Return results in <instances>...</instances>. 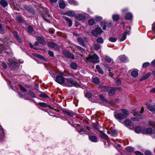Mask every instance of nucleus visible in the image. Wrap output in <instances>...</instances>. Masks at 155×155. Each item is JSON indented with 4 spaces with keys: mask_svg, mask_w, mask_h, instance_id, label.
Wrapping results in <instances>:
<instances>
[{
    "mask_svg": "<svg viewBox=\"0 0 155 155\" xmlns=\"http://www.w3.org/2000/svg\"><path fill=\"white\" fill-rule=\"evenodd\" d=\"M106 91H108V94L110 96H111L114 94L115 91V89L114 88L111 87H104Z\"/></svg>",
    "mask_w": 155,
    "mask_h": 155,
    "instance_id": "7",
    "label": "nucleus"
},
{
    "mask_svg": "<svg viewBox=\"0 0 155 155\" xmlns=\"http://www.w3.org/2000/svg\"><path fill=\"white\" fill-rule=\"evenodd\" d=\"M49 72L52 77H55V71L54 70L50 71Z\"/></svg>",
    "mask_w": 155,
    "mask_h": 155,
    "instance_id": "52",
    "label": "nucleus"
},
{
    "mask_svg": "<svg viewBox=\"0 0 155 155\" xmlns=\"http://www.w3.org/2000/svg\"><path fill=\"white\" fill-rule=\"evenodd\" d=\"M132 76L136 77L138 75V72L137 71H133L131 73Z\"/></svg>",
    "mask_w": 155,
    "mask_h": 155,
    "instance_id": "31",
    "label": "nucleus"
},
{
    "mask_svg": "<svg viewBox=\"0 0 155 155\" xmlns=\"http://www.w3.org/2000/svg\"><path fill=\"white\" fill-rule=\"evenodd\" d=\"M135 153L136 155H143L142 153L138 151H135Z\"/></svg>",
    "mask_w": 155,
    "mask_h": 155,
    "instance_id": "57",
    "label": "nucleus"
},
{
    "mask_svg": "<svg viewBox=\"0 0 155 155\" xmlns=\"http://www.w3.org/2000/svg\"><path fill=\"white\" fill-rule=\"evenodd\" d=\"M150 74H151V73H148L147 74H146V75H145L144 76L145 77V78L147 79L150 77Z\"/></svg>",
    "mask_w": 155,
    "mask_h": 155,
    "instance_id": "58",
    "label": "nucleus"
},
{
    "mask_svg": "<svg viewBox=\"0 0 155 155\" xmlns=\"http://www.w3.org/2000/svg\"><path fill=\"white\" fill-rule=\"evenodd\" d=\"M153 130L151 128H143L142 129L141 133L143 134H152Z\"/></svg>",
    "mask_w": 155,
    "mask_h": 155,
    "instance_id": "6",
    "label": "nucleus"
},
{
    "mask_svg": "<svg viewBox=\"0 0 155 155\" xmlns=\"http://www.w3.org/2000/svg\"><path fill=\"white\" fill-rule=\"evenodd\" d=\"M103 31L99 27H97L94 29L92 30L91 33L92 35L94 36H97L98 35L101 34Z\"/></svg>",
    "mask_w": 155,
    "mask_h": 155,
    "instance_id": "5",
    "label": "nucleus"
},
{
    "mask_svg": "<svg viewBox=\"0 0 155 155\" xmlns=\"http://www.w3.org/2000/svg\"><path fill=\"white\" fill-rule=\"evenodd\" d=\"M64 82V85L67 87H77L78 86V83L72 78H66Z\"/></svg>",
    "mask_w": 155,
    "mask_h": 155,
    "instance_id": "2",
    "label": "nucleus"
},
{
    "mask_svg": "<svg viewBox=\"0 0 155 155\" xmlns=\"http://www.w3.org/2000/svg\"><path fill=\"white\" fill-rule=\"evenodd\" d=\"M101 25L103 29L104 30H106L107 28L106 23L105 21H103L101 23Z\"/></svg>",
    "mask_w": 155,
    "mask_h": 155,
    "instance_id": "30",
    "label": "nucleus"
},
{
    "mask_svg": "<svg viewBox=\"0 0 155 155\" xmlns=\"http://www.w3.org/2000/svg\"><path fill=\"white\" fill-rule=\"evenodd\" d=\"M152 29L153 32L155 33V22L152 25Z\"/></svg>",
    "mask_w": 155,
    "mask_h": 155,
    "instance_id": "61",
    "label": "nucleus"
},
{
    "mask_svg": "<svg viewBox=\"0 0 155 155\" xmlns=\"http://www.w3.org/2000/svg\"><path fill=\"white\" fill-rule=\"evenodd\" d=\"M97 42L99 43L102 44L104 42L103 38L101 37H98L97 39Z\"/></svg>",
    "mask_w": 155,
    "mask_h": 155,
    "instance_id": "38",
    "label": "nucleus"
},
{
    "mask_svg": "<svg viewBox=\"0 0 155 155\" xmlns=\"http://www.w3.org/2000/svg\"><path fill=\"white\" fill-rule=\"evenodd\" d=\"M124 123L126 126L128 127L131 124V122L130 120L127 119L125 121Z\"/></svg>",
    "mask_w": 155,
    "mask_h": 155,
    "instance_id": "33",
    "label": "nucleus"
},
{
    "mask_svg": "<svg viewBox=\"0 0 155 155\" xmlns=\"http://www.w3.org/2000/svg\"><path fill=\"white\" fill-rule=\"evenodd\" d=\"M142 129L141 128L137 126L135 127V131L136 133L137 134H140L141 133Z\"/></svg>",
    "mask_w": 155,
    "mask_h": 155,
    "instance_id": "27",
    "label": "nucleus"
},
{
    "mask_svg": "<svg viewBox=\"0 0 155 155\" xmlns=\"http://www.w3.org/2000/svg\"><path fill=\"white\" fill-rule=\"evenodd\" d=\"M20 89L24 92H26L27 90L26 88H24L23 86L19 84L18 85Z\"/></svg>",
    "mask_w": 155,
    "mask_h": 155,
    "instance_id": "47",
    "label": "nucleus"
},
{
    "mask_svg": "<svg viewBox=\"0 0 155 155\" xmlns=\"http://www.w3.org/2000/svg\"><path fill=\"white\" fill-rule=\"evenodd\" d=\"M75 18L78 20L84 21L86 18V14L85 13L79 15L75 16Z\"/></svg>",
    "mask_w": 155,
    "mask_h": 155,
    "instance_id": "10",
    "label": "nucleus"
},
{
    "mask_svg": "<svg viewBox=\"0 0 155 155\" xmlns=\"http://www.w3.org/2000/svg\"><path fill=\"white\" fill-rule=\"evenodd\" d=\"M89 140L92 142H96L98 141L97 137L95 136L91 135L89 136Z\"/></svg>",
    "mask_w": 155,
    "mask_h": 155,
    "instance_id": "19",
    "label": "nucleus"
},
{
    "mask_svg": "<svg viewBox=\"0 0 155 155\" xmlns=\"http://www.w3.org/2000/svg\"><path fill=\"white\" fill-rule=\"evenodd\" d=\"M48 54H49L51 56H54V53L53 52L51 51H48Z\"/></svg>",
    "mask_w": 155,
    "mask_h": 155,
    "instance_id": "64",
    "label": "nucleus"
},
{
    "mask_svg": "<svg viewBox=\"0 0 155 155\" xmlns=\"http://www.w3.org/2000/svg\"><path fill=\"white\" fill-rule=\"evenodd\" d=\"M116 83L117 84H121L120 80V79H117Z\"/></svg>",
    "mask_w": 155,
    "mask_h": 155,
    "instance_id": "63",
    "label": "nucleus"
},
{
    "mask_svg": "<svg viewBox=\"0 0 155 155\" xmlns=\"http://www.w3.org/2000/svg\"><path fill=\"white\" fill-rule=\"evenodd\" d=\"M77 40L78 42L81 45L84 46V40L82 38H81L79 37L78 38Z\"/></svg>",
    "mask_w": 155,
    "mask_h": 155,
    "instance_id": "26",
    "label": "nucleus"
},
{
    "mask_svg": "<svg viewBox=\"0 0 155 155\" xmlns=\"http://www.w3.org/2000/svg\"><path fill=\"white\" fill-rule=\"evenodd\" d=\"M59 7L61 8H64L65 7V4L64 1L62 0H60L59 3Z\"/></svg>",
    "mask_w": 155,
    "mask_h": 155,
    "instance_id": "23",
    "label": "nucleus"
},
{
    "mask_svg": "<svg viewBox=\"0 0 155 155\" xmlns=\"http://www.w3.org/2000/svg\"><path fill=\"white\" fill-rule=\"evenodd\" d=\"M4 137V131L3 129H0V140L3 139Z\"/></svg>",
    "mask_w": 155,
    "mask_h": 155,
    "instance_id": "32",
    "label": "nucleus"
},
{
    "mask_svg": "<svg viewBox=\"0 0 155 155\" xmlns=\"http://www.w3.org/2000/svg\"><path fill=\"white\" fill-rule=\"evenodd\" d=\"M64 18L65 20H66V21L68 22L69 26V27L71 26L72 24V20L70 19L69 18L66 17H64Z\"/></svg>",
    "mask_w": 155,
    "mask_h": 155,
    "instance_id": "24",
    "label": "nucleus"
},
{
    "mask_svg": "<svg viewBox=\"0 0 155 155\" xmlns=\"http://www.w3.org/2000/svg\"><path fill=\"white\" fill-rule=\"evenodd\" d=\"M127 34L128 35L130 34L129 31H126L123 33L122 35L119 37L120 41L121 42L125 40L126 38Z\"/></svg>",
    "mask_w": 155,
    "mask_h": 155,
    "instance_id": "9",
    "label": "nucleus"
},
{
    "mask_svg": "<svg viewBox=\"0 0 155 155\" xmlns=\"http://www.w3.org/2000/svg\"><path fill=\"white\" fill-rule=\"evenodd\" d=\"M63 112L64 114L67 115L72 117L74 115L73 112L71 111L65 110H64Z\"/></svg>",
    "mask_w": 155,
    "mask_h": 155,
    "instance_id": "18",
    "label": "nucleus"
},
{
    "mask_svg": "<svg viewBox=\"0 0 155 155\" xmlns=\"http://www.w3.org/2000/svg\"><path fill=\"white\" fill-rule=\"evenodd\" d=\"M91 132V129L89 127H87L86 129L85 128H81L79 130L78 132L81 134H82L83 133L85 132H87L90 133Z\"/></svg>",
    "mask_w": 155,
    "mask_h": 155,
    "instance_id": "11",
    "label": "nucleus"
},
{
    "mask_svg": "<svg viewBox=\"0 0 155 155\" xmlns=\"http://www.w3.org/2000/svg\"><path fill=\"white\" fill-rule=\"evenodd\" d=\"M121 110L123 114L120 113L115 112L114 115L116 119L120 122L123 124V122H122L121 121L128 115V112L127 110L124 109H122Z\"/></svg>",
    "mask_w": 155,
    "mask_h": 155,
    "instance_id": "1",
    "label": "nucleus"
},
{
    "mask_svg": "<svg viewBox=\"0 0 155 155\" xmlns=\"http://www.w3.org/2000/svg\"><path fill=\"white\" fill-rule=\"evenodd\" d=\"M126 150L129 152H132L134 150V149L133 147H128L126 148Z\"/></svg>",
    "mask_w": 155,
    "mask_h": 155,
    "instance_id": "35",
    "label": "nucleus"
},
{
    "mask_svg": "<svg viewBox=\"0 0 155 155\" xmlns=\"http://www.w3.org/2000/svg\"><path fill=\"white\" fill-rule=\"evenodd\" d=\"M105 60L108 63H110L112 59L108 56H105Z\"/></svg>",
    "mask_w": 155,
    "mask_h": 155,
    "instance_id": "41",
    "label": "nucleus"
},
{
    "mask_svg": "<svg viewBox=\"0 0 155 155\" xmlns=\"http://www.w3.org/2000/svg\"><path fill=\"white\" fill-rule=\"evenodd\" d=\"M39 96L44 98H47L48 97V95L46 94L44 92H41L39 94Z\"/></svg>",
    "mask_w": 155,
    "mask_h": 155,
    "instance_id": "36",
    "label": "nucleus"
},
{
    "mask_svg": "<svg viewBox=\"0 0 155 155\" xmlns=\"http://www.w3.org/2000/svg\"><path fill=\"white\" fill-rule=\"evenodd\" d=\"M85 97L87 98H90L92 97V94L90 92H87L85 94Z\"/></svg>",
    "mask_w": 155,
    "mask_h": 155,
    "instance_id": "42",
    "label": "nucleus"
},
{
    "mask_svg": "<svg viewBox=\"0 0 155 155\" xmlns=\"http://www.w3.org/2000/svg\"><path fill=\"white\" fill-rule=\"evenodd\" d=\"M48 46L51 48H54L55 49H57L58 48V46L54 42H50L49 43Z\"/></svg>",
    "mask_w": 155,
    "mask_h": 155,
    "instance_id": "22",
    "label": "nucleus"
},
{
    "mask_svg": "<svg viewBox=\"0 0 155 155\" xmlns=\"http://www.w3.org/2000/svg\"><path fill=\"white\" fill-rule=\"evenodd\" d=\"M27 32L30 35H34L35 33V31L31 26H28V27Z\"/></svg>",
    "mask_w": 155,
    "mask_h": 155,
    "instance_id": "13",
    "label": "nucleus"
},
{
    "mask_svg": "<svg viewBox=\"0 0 155 155\" xmlns=\"http://www.w3.org/2000/svg\"><path fill=\"white\" fill-rule=\"evenodd\" d=\"M35 56L39 59H42L44 60L45 59V58L42 55L39 54H35Z\"/></svg>",
    "mask_w": 155,
    "mask_h": 155,
    "instance_id": "37",
    "label": "nucleus"
},
{
    "mask_svg": "<svg viewBox=\"0 0 155 155\" xmlns=\"http://www.w3.org/2000/svg\"><path fill=\"white\" fill-rule=\"evenodd\" d=\"M13 35L14 37H15V38L16 37L18 36L17 32L16 31H15V32H14L13 33Z\"/></svg>",
    "mask_w": 155,
    "mask_h": 155,
    "instance_id": "60",
    "label": "nucleus"
},
{
    "mask_svg": "<svg viewBox=\"0 0 155 155\" xmlns=\"http://www.w3.org/2000/svg\"><path fill=\"white\" fill-rule=\"evenodd\" d=\"M4 29L2 27V25L0 24V32L1 33H4Z\"/></svg>",
    "mask_w": 155,
    "mask_h": 155,
    "instance_id": "54",
    "label": "nucleus"
},
{
    "mask_svg": "<svg viewBox=\"0 0 155 155\" xmlns=\"http://www.w3.org/2000/svg\"><path fill=\"white\" fill-rule=\"evenodd\" d=\"M70 66L71 68L74 70L78 68V65L77 63L72 62Z\"/></svg>",
    "mask_w": 155,
    "mask_h": 155,
    "instance_id": "28",
    "label": "nucleus"
},
{
    "mask_svg": "<svg viewBox=\"0 0 155 155\" xmlns=\"http://www.w3.org/2000/svg\"><path fill=\"white\" fill-rule=\"evenodd\" d=\"M27 94L33 98H35L36 97L34 92L32 91H30L27 92Z\"/></svg>",
    "mask_w": 155,
    "mask_h": 155,
    "instance_id": "34",
    "label": "nucleus"
},
{
    "mask_svg": "<svg viewBox=\"0 0 155 155\" xmlns=\"http://www.w3.org/2000/svg\"><path fill=\"white\" fill-rule=\"evenodd\" d=\"M17 20L19 22H21L22 21V18L20 17H17Z\"/></svg>",
    "mask_w": 155,
    "mask_h": 155,
    "instance_id": "62",
    "label": "nucleus"
},
{
    "mask_svg": "<svg viewBox=\"0 0 155 155\" xmlns=\"http://www.w3.org/2000/svg\"><path fill=\"white\" fill-rule=\"evenodd\" d=\"M64 14L70 17H74L75 16V14L73 11H68L65 13Z\"/></svg>",
    "mask_w": 155,
    "mask_h": 155,
    "instance_id": "15",
    "label": "nucleus"
},
{
    "mask_svg": "<svg viewBox=\"0 0 155 155\" xmlns=\"http://www.w3.org/2000/svg\"><path fill=\"white\" fill-rule=\"evenodd\" d=\"M147 108L153 113H155V106L149 105L147 106Z\"/></svg>",
    "mask_w": 155,
    "mask_h": 155,
    "instance_id": "20",
    "label": "nucleus"
},
{
    "mask_svg": "<svg viewBox=\"0 0 155 155\" xmlns=\"http://www.w3.org/2000/svg\"><path fill=\"white\" fill-rule=\"evenodd\" d=\"M133 18V15L131 13H129L126 14L125 18L127 20H130Z\"/></svg>",
    "mask_w": 155,
    "mask_h": 155,
    "instance_id": "25",
    "label": "nucleus"
},
{
    "mask_svg": "<svg viewBox=\"0 0 155 155\" xmlns=\"http://www.w3.org/2000/svg\"><path fill=\"white\" fill-rule=\"evenodd\" d=\"M93 48L94 49L97 50L100 49V46L98 45L95 44L93 46Z\"/></svg>",
    "mask_w": 155,
    "mask_h": 155,
    "instance_id": "50",
    "label": "nucleus"
},
{
    "mask_svg": "<svg viewBox=\"0 0 155 155\" xmlns=\"http://www.w3.org/2000/svg\"><path fill=\"white\" fill-rule=\"evenodd\" d=\"M8 62V64L10 67L13 68L15 67L17 63L16 61L11 59H9Z\"/></svg>",
    "mask_w": 155,
    "mask_h": 155,
    "instance_id": "16",
    "label": "nucleus"
},
{
    "mask_svg": "<svg viewBox=\"0 0 155 155\" xmlns=\"http://www.w3.org/2000/svg\"><path fill=\"white\" fill-rule=\"evenodd\" d=\"M132 113L134 116H137L138 115V112L135 110H133L132 112Z\"/></svg>",
    "mask_w": 155,
    "mask_h": 155,
    "instance_id": "56",
    "label": "nucleus"
},
{
    "mask_svg": "<svg viewBox=\"0 0 155 155\" xmlns=\"http://www.w3.org/2000/svg\"><path fill=\"white\" fill-rule=\"evenodd\" d=\"M0 5L3 7H5L8 5V3L5 0H1Z\"/></svg>",
    "mask_w": 155,
    "mask_h": 155,
    "instance_id": "21",
    "label": "nucleus"
},
{
    "mask_svg": "<svg viewBox=\"0 0 155 155\" xmlns=\"http://www.w3.org/2000/svg\"><path fill=\"white\" fill-rule=\"evenodd\" d=\"M150 63L149 62H145V63H144L143 64V65H142V67L143 68H145L147 67L150 66Z\"/></svg>",
    "mask_w": 155,
    "mask_h": 155,
    "instance_id": "49",
    "label": "nucleus"
},
{
    "mask_svg": "<svg viewBox=\"0 0 155 155\" xmlns=\"http://www.w3.org/2000/svg\"><path fill=\"white\" fill-rule=\"evenodd\" d=\"M145 155H151V152L149 151H145Z\"/></svg>",
    "mask_w": 155,
    "mask_h": 155,
    "instance_id": "59",
    "label": "nucleus"
},
{
    "mask_svg": "<svg viewBox=\"0 0 155 155\" xmlns=\"http://www.w3.org/2000/svg\"><path fill=\"white\" fill-rule=\"evenodd\" d=\"M42 18H43V19L46 21L47 22H48V23L50 22V21H49V20L47 19V18L48 17H50V15H49L47 11H46V12L45 13V14L44 15H42Z\"/></svg>",
    "mask_w": 155,
    "mask_h": 155,
    "instance_id": "17",
    "label": "nucleus"
},
{
    "mask_svg": "<svg viewBox=\"0 0 155 155\" xmlns=\"http://www.w3.org/2000/svg\"><path fill=\"white\" fill-rule=\"evenodd\" d=\"M100 134L101 137L104 138H105L107 137V135L102 131L101 132Z\"/></svg>",
    "mask_w": 155,
    "mask_h": 155,
    "instance_id": "48",
    "label": "nucleus"
},
{
    "mask_svg": "<svg viewBox=\"0 0 155 155\" xmlns=\"http://www.w3.org/2000/svg\"><path fill=\"white\" fill-rule=\"evenodd\" d=\"M119 16L117 15H113L112 18L114 21H117L119 19Z\"/></svg>",
    "mask_w": 155,
    "mask_h": 155,
    "instance_id": "39",
    "label": "nucleus"
},
{
    "mask_svg": "<svg viewBox=\"0 0 155 155\" xmlns=\"http://www.w3.org/2000/svg\"><path fill=\"white\" fill-rule=\"evenodd\" d=\"M87 60L93 63H98L99 62L98 60V56L96 54H94L92 56H90L86 58Z\"/></svg>",
    "mask_w": 155,
    "mask_h": 155,
    "instance_id": "4",
    "label": "nucleus"
},
{
    "mask_svg": "<svg viewBox=\"0 0 155 155\" xmlns=\"http://www.w3.org/2000/svg\"><path fill=\"white\" fill-rule=\"evenodd\" d=\"M63 54L65 56L68 58L73 59L74 58V55L66 50H63Z\"/></svg>",
    "mask_w": 155,
    "mask_h": 155,
    "instance_id": "8",
    "label": "nucleus"
},
{
    "mask_svg": "<svg viewBox=\"0 0 155 155\" xmlns=\"http://www.w3.org/2000/svg\"><path fill=\"white\" fill-rule=\"evenodd\" d=\"M117 40V38L114 37H110L109 38V41L112 42H116Z\"/></svg>",
    "mask_w": 155,
    "mask_h": 155,
    "instance_id": "43",
    "label": "nucleus"
},
{
    "mask_svg": "<svg viewBox=\"0 0 155 155\" xmlns=\"http://www.w3.org/2000/svg\"><path fill=\"white\" fill-rule=\"evenodd\" d=\"M100 98L103 101L107 102V100H106L104 97L103 95L101 94H100L99 95Z\"/></svg>",
    "mask_w": 155,
    "mask_h": 155,
    "instance_id": "51",
    "label": "nucleus"
},
{
    "mask_svg": "<svg viewBox=\"0 0 155 155\" xmlns=\"http://www.w3.org/2000/svg\"><path fill=\"white\" fill-rule=\"evenodd\" d=\"M102 19V18L100 16H96L95 17L94 20L96 21H100Z\"/></svg>",
    "mask_w": 155,
    "mask_h": 155,
    "instance_id": "46",
    "label": "nucleus"
},
{
    "mask_svg": "<svg viewBox=\"0 0 155 155\" xmlns=\"http://www.w3.org/2000/svg\"><path fill=\"white\" fill-rule=\"evenodd\" d=\"M17 40L19 43H22V41L21 38L19 36H18L16 37L15 38Z\"/></svg>",
    "mask_w": 155,
    "mask_h": 155,
    "instance_id": "53",
    "label": "nucleus"
},
{
    "mask_svg": "<svg viewBox=\"0 0 155 155\" xmlns=\"http://www.w3.org/2000/svg\"><path fill=\"white\" fill-rule=\"evenodd\" d=\"M94 21L93 19H90L88 20V23L90 25H92L94 24Z\"/></svg>",
    "mask_w": 155,
    "mask_h": 155,
    "instance_id": "40",
    "label": "nucleus"
},
{
    "mask_svg": "<svg viewBox=\"0 0 155 155\" xmlns=\"http://www.w3.org/2000/svg\"><path fill=\"white\" fill-rule=\"evenodd\" d=\"M148 124L152 127H155V122L152 121H149L148 122Z\"/></svg>",
    "mask_w": 155,
    "mask_h": 155,
    "instance_id": "45",
    "label": "nucleus"
},
{
    "mask_svg": "<svg viewBox=\"0 0 155 155\" xmlns=\"http://www.w3.org/2000/svg\"><path fill=\"white\" fill-rule=\"evenodd\" d=\"M39 105L41 107H47L48 106L45 103L43 102L39 103H38Z\"/></svg>",
    "mask_w": 155,
    "mask_h": 155,
    "instance_id": "44",
    "label": "nucleus"
},
{
    "mask_svg": "<svg viewBox=\"0 0 155 155\" xmlns=\"http://www.w3.org/2000/svg\"><path fill=\"white\" fill-rule=\"evenodd\" d=\"M118 59L122 62H125L127 61V58L124 55L120 56Z\"/></svg>",
    "mask_w": 155,
    "mask_h": 155,
    "instance_id": "14",
    "label": "nucleus"
},
{
    "mask_svg": "<svg viewBox=\"0 0 155 155\" xmlns=\"http://www.w3.org/2000/svg\"><path fill=\"white\" fill-rule=\"evenodd\" d=\"M92 79L93 82L95 84H97L99 83V79L96 77H94Z\"/></svg>",
    "mask_w": 155,
    "mask_h": 155,
    "instance_id": "29",
    "label": "nucleus"
},
{
    "mask_svg": "<svg viewBox=\"0 0 155 155\" xmlns=\"http://www.w3.org/2000/svg\"><path fill=\"white\" fill-rule=\"evenodd\" d=\"M64 75V73L63 72L61 73L59 75H57L55 78L56 82L61 84L64 83L65 78L63 77Z\"/></svg>",
    "mask_w": 155,
    "mask_h": 155,
    "instance_id": "3",
    "label": "nucleus"
},
{
    "mask_svg": "<svg viewBox=\"0 0 155 155\" xmlns=\"http://www.w3.org/2000/svg\"><path fill=\"white\" fill-rule=\"evenodd\" d=\"M2 64L3 68L4 69H6L7 67L6 64L5 62H2Z\"/></svg>",
    "mask_w": 155,
    "mask_h": 155,
    "instance_id": "55",
    "label": "nucleus"
},
{
    "mask_svg": "<svg viewBox=\"0 0 155 155\" xmlns=\"http://www.w3.org/2000/svg\"><path fill=\"white\" fill-rule=\"evenodd\" d=\"M36 39L40 44L42 45L45 46L46 45V42L42 38L40 37H37Z\"/></svg>",
    "mask_w": 155,
    "mask_h": 155,
    "instance_id": "12",
    "label": "nucleus"
}]
</instances>
